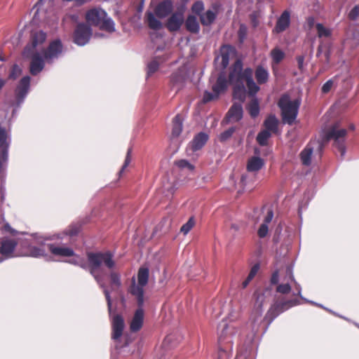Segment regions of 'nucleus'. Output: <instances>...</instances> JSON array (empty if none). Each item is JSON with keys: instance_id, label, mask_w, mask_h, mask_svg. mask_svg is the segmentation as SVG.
Masks as SVG:
<instances>
[{"instance_id": "nucleus-1", "label": "nucleus", "mask_w": 359, "mask_h": 359, "mask_svg": "<svg viewBox=\"0 0 359 359\" xmlns=\"http://www.w3.org/2000/svg\"><path fill=\"white\" fill-rule=\"evenodd\" d=\"M72 258L69 260V263L79 266L82 269H88L90 274L94 277L99 285L103 289L109 311L111 307V299L110 293L107 288L102 277V266H104L109 269H113L116 266V263L113 259V255L110 252H89L88 253V262L80 256L74 254Z\"/></svg>"}, {"instance_id": "nucleus-2", "label": "nucleus", "mask_w": 359, "mask_h": 359, "mask_svg": "<svg viewBox=\"0 0 359 359\" xmlns=\"http://www.w3.org/2000/svg\"><path fill=\"white\" fill-rule=\"evenodd\" d=\"M253 71L251 68L243 70L242 62L239 60L234 63L230 74L229 82L233 85V97L243 102L246 95L245 86L250 95L254 96L259 90V87L252 78Z\"/></svg>"}, {"instance_id": "nucleus-3", "label": "nucleus", "mask_w": 359, "mask_h": 359, "mask_svg": "<svg viewBox=\"0 0 359 359\" xmlns=\"http://www.w3.org/2000/svg\"><path fill=\"white\" fill-rule=\"evenodd\" d=\"M346 135V130L345 129L339 128L337 124L333 126L329 131L323 135L320 141L309 143L301 152L300 156L302 163L305 165H309L311 164V158L314 149V144H317L318 149L321 150L324 144L330 140H334V146L337 147L341 156H344L346 152L344 144Z\"/></svg>"}, {"instance_id": "nucleus-4", "label": "nucleus", "mask_w": 359, "mask_h": 359, "mask_svg": "<svg viewBox=\"0 0 359 359\" xmlns=\"http://www.w3.org/2000/svg\"><path fill=\"white\" fill-rule=\"evenodd\" d=\"M48 241V238L36 236L35 241L37 245H30L27 252L21 255L34 257H45L48 256V252H50L55 257H70L74 255V250L71 248L50 243Z\"/></svg>"}, {"instance_id": "nucleus-5", "label": "nucleus", "mask_w": 359, "mask_h": 359, "mask_svg": "<svg viewBox=\"0 0 359 359\" xmlns=\"http://www.w3.org/2000/svg\"><path fill=\"white\" fill-rule=\"evenodd\" d=\"M236 332V327L232 324H228L225 320H223L218 325L219 359L227 358L228 352L232 350L233 337Z\"/></svg>"}, {"instance_id": "nucleus-6", "label": "nucleus", "mask_w": 359, "mask_h": 359, "mask_svg": "<svg viewBox=\"0 0 359 359\" xmlns=\"http://www.w3.org/2000/svg\"><path fill=\"white\" fill-rule=\"evenodd\" d=\"M86 21L90 25L97 26L100 29L109 33L115 32V23L102 8H93L86 14Z\"/></svg>"}, {"instance_id": "nucleus-7", "label": "nucleus", "mask_w": 359, "mask_h": 359, "mask_svg": "<svg viewBox=\"0 0 359 359\" xmlns=\"http://www.w3.org/2000/svg\"><path fill=\"white\" fill-rule=\"evenodd\" d=\"M271 295V290L266 289L263 292L256 293V301L255 304L254 309L252 312L250 325L252 327L253 336L258 332L260 325L264 320L262 317V306L266 301H269Z\"/></svg>"}, {"instance_id": "nucleus-8", "label": "nucleus", "mask_w": 359, "mask_h": 359, "mask_svg": "<svg viewBox=\"0 0 359 359\" xmlns=\"http://www.w3.org/2000/svg\"><path fill=\"white\" fill-rule=\"evenodd\" d=\"M300 102L298 100H291L287 95H283L278 101L284 123L292 125L297 118Z\"/></svg>"}, {"instance_id": "nucleus-9", "label": "nucleus", "mask_w": 359, "mask_h": 359, "mask_svg": "<svg viewBox=\"0 0 359 359\" xmlns=\"http://www.w3.org/2000/svg\"><path fill=\"white\" fill-rule=\"evenodd\" d=\"M149 269L147 268L141 267L137 273V283L135 282V278L132 279V285L130 287V294L135 297L138 304L144 305L145 298L144 295V287L148 283Z\"/></svg>"}, {"instance_id": "nucleus-10", "label": "nucleus", "mask_w": 359, "mask_h": 359, "mask_svg": "<svg viewBox=\"0 0 359 359\" xmlns=\"http://www.w3.org/2000/svg\"><path fill=\"white\" fill-rule=\"evenodd\" d=\"M339 83L344 89H350L353 86L352 77L348 71L325 82L322 87V92L329 93L334 85H338Z\"/></svg>"}, {"instance_id": "nucleus-11", "label": "nucleus", "mask_w": 359, "mask_h": 359, "mask_svg": "<svg viewBox=\"0 0 359 359\" xmlns=\"http://www.w3.org/2000/svg\"><path fill=\"white\" fill-rule=\"evenodd\" d=\"M31 78L29 76L22 77L18 82L14 92L13 105L18 108L24 102L30 88Z\"/></svg>"}, {"instance_id": "nucleus-12", "label": "nucleus", "mask_w": 359, "mask_h": 359, "mask_svg": "<svg viewBox=\"0 0 359 359\" xmlns=\"http://www.w3.org/2000/svg\"><path fill=\"white\" fill-rule=\"evenodd\" d=\"M91 36V28L84 23H80L74 30L73 41L79 46H83L89 42Z\"/></svg>"}, {"instance_id": "nucleus-13", "label": "nucleus", "mask_w": 359, "mask_h": 359, "mask_svg": "<svg viewBox=\"0 0 359 359\" xmlns=\"http://www.w3.org/2000/svg\"><path fill=\"white\" fill-rule=\"evenodd\" d=\"M227 87V81L225 74L221 73L217 79L216 83L212 85L213 93L206 91L204 93L203 101L204 102H210L217 98L218 95L225 90Z\"/></svg>"}, {"instance_id": "nucleus-14", "label": "nucleus", "mask_w": 359, "mask_h": 359, "mask_svg": "<svg viewBox=\"0 0 359 359\" xmlns=\"http://www.w3.org/2000/svg\"><path fill=\"white\" fill-rule=\"evenodd\" d=\"M63 51V46L60 40L53 41L46 50L43 51L44 59L48 63H52L55 60L59 58Z\"/></svg>"}, {"instance_id": "nucleus-15", "label": "nucleus", "mask_w": 359, "mask_h": 359, "mask_svg": "<svg viewBox=\"0 0 359 359\" xmlns=\"http://www.w3.org/2000/svg\"><path fill=\"white\" fill-rule=\"evenodd\" d=\"M25 57H32L30 62L29 71L30 73L36 76L39 74L44 68L45 59L43 58L39 52L29 51V55H24Z\"/></svg>"}, {"instance_id": "nucleus-16", "label": "nucleus", "mask_w": 359, "mask_h": 359, "mask_svg": "<svg viewBox=\"0 0 359 359\" xmlns=\"http://www.w3.org/2000/svg\"><path fill=\"white\" fill-rule=\"evenodd\" d=\"M17 242L14 239H4L0 247V253L4 257L0 258V263L4 259L19 256L15 252Z\"/></svg>"}, {"instance_id": "nucleus-17", "label": "nucleus", "mask_w": 359, "mask_h": 359, "mask_svg": "<svg viewBox=\"0 0 359 359\" xmlns=\"http://www.w3.org/2000/svg\"><path fill=\"white\" fill-rule=\"evenodd\" d=\"M46 34L42 31L36 32L32 36V43L27 45L23 52V55H29V51L39 52V46H41L46 40Z\"/></svg>"}, {"instance_id": "nucleus-18", "label": "nucleus", "mask_w": 359, "mask_h": 359, "mask_svg": "<svg viewBox=\"0 0 359 359\" xmlns=\"http://www.w3.org/2000/svg\"><path fill=\"white\" fill-rule=\"evenodd\" d=\"M290 24V13L285 11L278 18L273 32L280 33L286 30Z\"/></svg>"}, {"instance_id": "nucleus-19", "label": "nucleus", "mask_w": 359, "mask_h": 359, "mask_svg": "<svg viewBox=\"0 0 359 359\" xmlns=\"http://www.w3.org/2000/svg\"><path fill=\"white\" fill-rule=\"evenodd\" d=\"M125 324L123 318L116 315L113 318L112 320V339L114 340H118L122 335L123 330L124 328Z\"/></svg>"}, {"instance_id": "nucleus-20", "label": "nucleus", "mask_w": 359, "mask_h": 359, "mask_svg": "<svg viewBox=\"0 0 359 359\" xmlns=\"http://www.w3.org/2000/svg\"><path fill=\"white\" fill-rule=\"evenodd\" d=\"M138 309L136 310L130 323V330L133 332L138 331L142 326L144 320L143 305L137 304Z\"/></svg>"}, {"instance_id": "nucleus-21", "label": "nucleus", "mask_w": 359, "mask_h": 359, "mask_svg": "<svg viewBox=\"0 0 359 359\" xmlns=\"http://www.w3.org/2000/svg\"><path fill=\"white\" fill-rule=\"evenodd\" d=\"M184 22L183 14L180 12L173 13L168 20L167 27L171 32L178 30Z\"/></svg>"}, {"instance_id": "nucleus-22", "label": "nucleus", "mask_w": 359, "mask_h": 359, "mask_svg": "<svg viewBox=\"0 0 359 359\" xmlns=\"http://www.w3.org/2000/svg\"><path fill=\"white\" fill-rule=\"evenodd\" d=\"M172 3L170 0H165L159 3L155 8V14L160 18L167 17L172 11Z\"/></svg>"}, {"instance_id": "nucleus-23", "label": "nucleus", "mask_w": 359, "mask_h": 359, "mask_svg": "<svg viewBox=\"0 0 359 359\" xmlns=\"http://www.w3.org/2000/svg\"><path fill=\"white\" fill-rule=\"evenodd\" d=\"M299 304V302L296 299H292L287 302H283L280 305V310L278 313H275L276 306H272L266 313V318H270L269 323L273 320V318L278 315L279 313L283 312L285 310L288 309L290 307H292Z\"/></svg>"}, {"instance_id": "nucleus-24", "label": "nucleus", "mask_w": 359, "mask_h": 359, "mask_svg": "<svg viewBox=\"0 0 359 359\" xmlns=\"http://www.w3.org/2000/svg\"><path fill=\"white\" fill-rule=\"evenodd\" d=\"M243 117V107L241 104H233L229 110L226 118L230 122H237Z\"/></svg>"}, {"instance_id": "nucleus-25", "label": "nucleus", "mask_w": 359, "mask_h": 359, "mask_svg": "<svg viewBox=\"0 0 359 359\" xmlns=\"http://www.w3.org/2000/svg\"><path fill=\"white\" fill-rule=\"evenodd\" d=\"M234 54L233 48L230 46H224L220 50V55L217 57V60H220L222 68L225 69L229 63V58Z\"/></svg>"}, {"instance_id": "nucleus-26", "label": "nucleus", "mask_w": 359, "mask_h": 359, "mask_svg": "<svg viewBox=\"0 0 359 359\" xmlns=\"http://www.w3.org/2000/svg\"><path fill=\"white\" fill-rule=\"evenodd\" d=\"M208 140V136L204 133H200L195 136L192 142L189 144V148L193 151L201 149Z\"/></svg>"}, {"instance_id": "nucleus-27", "label": "nucleus", "mask_w": 359, "mask_h": 359, "mask_svg": "<svg viewBox=\"0 0 359 359\" xmlns=\"http://www.w3.org/2000/svg\"><path fill=\"white\" fill-rule=\"evenodd\" d=\"M255 76L257 83L262 85L268 81L269 73L267 69L259 65L255 69Z\"/></svg>"}, {"instance_id": "nucleus-28", "label": "nucleus", "mask_w": 359, "mask_h": 359, "mask_svg": "<svg viewBox=\"0 0 359 359\" xmlns=\"http://www.w3.org/2000/svg\"><path fill=\"white\" fill-rule=\"evenodd\" d=\"M264 164V160L258 156H252L248 160L247 169L249 172H257L260 170Z\"/></svg>"}, {"instance_id": "nucleus-29", "label": "nucleus", "mask_w": 359, "mask_h": 359, "mask_svg": "<svg viewBox=\"0 0 359 359\" xmlns=\"http://www.w3.org/2000/svg\"><path fill=\"white\" fill-rule=\"evenodd\" d=\"M273 217L272 210H269L267 215L264 218V223L260 226L258 230V235L260 238L265 237L268 233V224L270 223Z\"/></svg>"}, {"instance_id": "nucleus-30", "label": "nucleus", "mask_w": 359, "mask_h": 359, "mask_svg": "<svg viewBox=\"0 0 359 359\" xmlns=\"http://www.w3.org/2000/svg\"><path fill=\"white\" fill-rule=\"evenodd\" d=\"M278 121L274 115L269 116L265 120L264 125L265 130L271 133H275L278 130Z\"/></svg>"}, {"instance_id": "nucleus-31", "label": "nucleus", "mask_w": 359, "mask_h": 359, "mask_svg": "<svg viewBox=\"0 0 359 359\" xmlns=\"http://www.w3.org/2000/svg\"><path fill=\"white\" fill-rule=\"evenodd\" d=\"M182 131V118L180 114H177L172 121V135L177 137Z\"/></svg>"}, {"instance_id": "nucleus-32", "label": "nucleus", "mask_w": 359, "mask_h": 359, "mask_svg": "<svg viewBox=\"0 0 359 359\" xmlns=\"http://www.w3.org/2000/svg\"><path fill=\"white\" fill-rule=\"evenodd\" d=\"M10 142V134L5 128L0 127V148L8 149Z\"/></svg>"}, {"instance_id": "nucleus-33", "label": "nucleus", "mask_w": 359, "mask_h": 359, "mask_svg": "<svg viewBox=\"0 0 359 359\" xmlns=\"http://www.w3.org/2000/svg\"><path fill=\"white\" fill-rule=\"evenodd\" d=\"M111 290H116L121 286V275L116 271H111L109 274Z\"/></svg>"}, {"instance_id": "nucleus-34", "label": "nucleus", "mask_w": 359, "mask_h": 359, "mask_svg": "<svg viewBox=\"0 0 359 359\" xmlns=\"http://www.w3.org/2000/svg\"><path fill=\"white\" fill-rule=\"evenodd\" d=\"M186 27L187 29L191 32L196 33L199 29V25L197 19L194 16H189L186 21Z\"/></svg>"}, {"instance_id": "nucleus-35", "label": "nucleus", "mask_w": 359, "mask_h": 359, "mask_svg": "<svg viewBox=\"0 0 359 359\" xmlns=\"http://www.w3.org/2000/svg\"><path fill=\"white\" fill-rule=\"evenodd\" d=\"M248 111L252 117H256L259 113V102L256 97H253L248 107Z\"/></svg>"}, {"instance_id": "nucleus-36", "label": "nucleus", "mask_w": 359, "mask_h": 359, "mask_svg": "<svg viewBox=\"0 0 359 359\" xmlns=\"http://www.w3.org/2000/svg\"><path fill=\"white\" fill-rule=\"evenodd\" d=\"M8 158V149L1 148L0 149V174L5 170Z\"/></svg>"}, {"instance_id": "nucleus-37", "label": "nucleus", "mask_w": 359, "mask_h": 359, "mask_svg": "<svg viewBox=\"0 0 359 359\" xmlns=\"http://www.w3.org/2000/svg\"><path fill=\"white\" fill-rule=\"evenodd\" d=\"M215 13L209 10L201 15V23L204 25H210L215 19Z\"/></svg>"}, {"instance_id": "nucleus-38", "label": "nucleus", "mask_w": 359, "mask_h": 359, "mask_svg": "<svg viewBox=\"0 0 359 359\" xmlns=\"http://www.w3.org/2000/svg\"><path fill=\"white\" fill-rule=\"evenodd\" d=\"M175 165L180 168L183 171H188L189 172H193L194 170V165L190 163L188 161L182 159L175 161Z\"/></svg>"}, {"instance_id": "nucleus-39", "label": "nucleus", "mask_w": 359, "mask_h": 359, "mask_svg": "<svg viewBox=\"0 0 359 359\" xmlns=\"http://www.w3.org/2000/svg\"><path fill=\"white\" fill-rule=\"evenodd\" d=\"M147 22L149 27L151 29H158L162 27V23L150 12L147 13Z\"/></svg>"}, {"instance_id": "nucleus-40", "label": "nucleus", "mask_w": 359, "mask_h": 359, "mask_svg": "<svg viewBox=\"0 0 359 359\" xmlns=\"http://www.w3.org/2000/svg\"><path fill=\"white\" fill-rule=\"evenodd\" d=\"M159 60L160 57L158 56L156 57L154 60H152L147 65V76H150L154 73H155L159 66Z\"/></svg>"}, {"instance_id": "nucleus-41", "label": "nucleus", "mask_w": 359, "mask_h": 359, "mask_svg": "<svg viewBox=\"0 0 359 359\" xmlns=\"http://www.w3.org/2000/svg\"><path fill=\"white\" fill-rule=\"evenodd\" d=\"M271 57L273 62L278 64L284 58L285 53L279 48H275L271 51Z\"/></svg>"}, {"instance_id": "nucleus-42", "label": "nucleus", "mask_w": 359, "mask_h": 359, "mask_svg": "<svg viewBox=\"0 0 359 359\" xmlns=\"http://www.w3.org/2000/svg\"><path fill=\"white\" fill-rule=\"evenodd\" d=\"M271 133H269L268 130H262L257 137V141L258 143L264 146L267 144V141L269 138L271 137Z\"/></svg>"}, {"instance_id": "nucleus-43", "label": "nucleus", "mask_w": 359, "mask_h": 359, "mask_svg": "<svg viewBox=\"0 0 359 359\" xmlns=\"http://www.w3.org/2000/svg\"><path fill=\"white\" fill-rule=\"evenodd\" d=\"M195 224V221L193 217H190L189 219L182 226L180 229V232L184 235H187L190 230L194 227Z\"/></svg>"}, {"instance_id": "nucleus-44", "label": "nucleus", "mask_w": 359, "mask_h": 359, "mask_svg": "<svg viewBox=\"0 0 359 359\" xmlns=\"http://www.w3.org/2000/svg\"><path fill=\"white\" fill-rule=\"evenodd\" d=\"M235 128L232 127L229 128L228 130L224 131L222 133L219 137L218 139L221 142H224L230 139V137L232 136L233 133L235 132Z\"/></svg>"}, {"instance_id": "nucleus-45", "label": "nucleus", "mask_w": 359, "mask_h": 359, "mask_svg": "<svg viewBox=\"0 0 359 359\" xmlns=\"http://www.w3.org/2000/svg\"><path fill=\"white\" fill-rule=\"evenodd\" d=\"M316 30L319 37H327L330 35V30L325 27L322 24L316 25Z\"/></svg>"}, {"instance_id": "nucleus-46", "label": "nucleus", "mask_w": 359, "mask_h": 359, "mask_svg": "<svg viewBox=\"0 0 359 359\" xmlns=\"http://www.w3.org/2000/svg\"><path fill=\"white\" fill-rule=\"evenodd\" d=\"M0 231L2 235H6L7 233L13 234L15 230L13 229L8 224L1 222L0 223Z\"/></svg>"}, {"instance_id": "nucleus-47", "label": "nucleus", "mask_w": 359, "mask_h": 359, "mask_svg": "<svg viewBox=\"0 0 359 359\" xmlns=\"http://www.w3.org/2000/svg\"><path fill=\"white\" fill-rule=\"evenodd\" d=\"M131 151H132L131 149H128L126 159L124 161V163H123L121 170L118 172L119 176H121L122 175V173L123 172L125 169L129 165V164L131 162Z\"/></svg>"}, {"instance_id": "nucleus-48", "label": "nucleus", "mask_w": 359, "mask_h": 359, "mask_svg": "<svg viewBox=\"0 0 359 359\" xmlns=\"http://www.w3.org/2000/svg\"><path fill=\"white\" fill-rule=\"evenodd\" d=\"M291 285L289 283H283L278 285L276 291L281 294H287L291 290Z\"/></svg>"}, {"instance_id": "nucleus-49", "label": "nucleus", "mask_w": 359, "mask_h": 359, "mask_svg": "<svg viewBox=\"0 0 359 359\" xmlns=\"http://www.w3.org/2000/svg\"><path fill=\"white\" fill-rule=\"evenodd\" d=\"M287 273H288V275H289V278H290V280L291 283H294V285L296 286V290H297V295H299V296H300V297H302V296H301V290H302V289H301V287H300V285H299L296 282V280H295V279H294V276H293L292 269H291L290 268H287Z\"/></svg>"}, {"instance_id": "nucleus-50", "label": "nucleus", "mask_w": 359, "mask_h": 359, "mask_svg": "<svg viewBox=\"0 0 359 359\" xmlns=\"http://www.w3.org/2000/svg\"><path fill=\"white\" fill-rule=\"evenodd\" d=\"M22 74L21 68L18 65H14L11 69V72L9 74V78L15 79Z\"/></svg>"}, {"instance_id": "nucleus-51", "label": "nucleus", "mask_w": 359, "mask_h": 359, "mask_svg": "<svg viewBox=\"0 0 359 359\" xmlns=\"http://www.w3.org/2000/svg\"><path fill=\"white\" fill-rule=\"evenodd\" d=\"M204 6L202 1H196L192 6V11L196 14H200V13L203 10Z\"/></svg>"}, {"instance_id": "nucleus-52", "label": "nucleus", "mask_w": 359, "mask_h": 359, "mask_svg": "<svg viewBox=\"0 0 359 359\" xmlns=\"http://www.w3.org/2000/svg\"><path fill=\"white\" fill-rule=\"evenodd\" d=\"M247 35V27L244 25H241L238 30V36L242 42Z\"/></svg>"}, {"instance_id": "nucleus-53", "label": "nucleus", "mask_w": 359, "mask_h": 359, "mask_svg": "<svg viewBox=\"0 0 359 359\" xmlns=\"http://www.w3.org/2000/svg\"><path fill=\"white\" fill-rule=\"evenodd\" d=\"M259 269V266L258 264L254 265L251 268L250 271L247 278H248L249 280H252L254 278V277L256 276V274L257 273Z\"/></svg>"}, {"instance_id": "nucleus-54", "label": "nucleus", "mask_w": 359, "mask_h": 359, "mask_svg": "<svg viewBox=\"0 0 359 359\" xmlns=\"http://www.w3.org/2000/svg\"><path fill=\"white\" fill-rule=\"evenodd\" d=\"M359 16V5L355 6L349 13V18L352 20L356 19Z\"/></svg>"}, {"instance_id": "nucleus-55", "label": "nucleus", "mask_w": 359, "mask_h": 359, "mask_svg": "<svg viewBox=\"0 0 359 359\" xmlns=\"http://www.w3.org/2000/svg\"><path fill=\"white\" fill-rule=\"evenodd\" d=\"M78 233V229L74 226H71L67 231L65 232V235L73 236Z\"/></svg>"}, {"instance_id": "nucleus-56", "label": "nucleus", "mask_w": 359, "mask_h": 359, "mask_svg": "<svg viewBox=\"0 0 359 359\" xmlns=\"http://www.w3.org/2000/svg\"><path fill=\"white\" fill-rule=\"evenodd\" d=\"M279 280V274L278 271H276L273 273L271 278V283L272 284H277L278 283Z\"/></svg>"}, {"instance_id": "nucleus-57", "label": "nucleus", "mask_w": 359, "mask_h": 359, "mask_svg": "<svg viewBox=\"0 0 359 359\" xmlns=\"http://www.w3.org/2000/svg\"><path fill=\"white\" fill-rule=\"evenodd\" d=\"M298 67L299 69H303L304 68V57L303 55L298 56L297 58Z\"/></svg>"}, {"instance_id": "nucleus-58", "label": "nucleus", "mask_w": 359, "mask_h": 359, "mask_svg": "<svg viewBox=\"0 0 359 359\" xmlns=\"http://www.w3.org/2000/svg\"><path fill=\"white\" fill-rule=\"evenodd\" d=\"M173 338L174 337L172 335H168L163 341V345L168 346V344L172 341Z\"/></svg>"}, {"instance_id": "nucleus-59", "label": "nucleus", "mask_w": 359, "mask_h": 359, "mask_svg": "<svg viewBox=\"0 0 359 359\" xmlns=\"http://www.w3.org/2000/svg\"><path fill=\"white\" fill-rule=\"evenodd\" d=\"M250 281H251V280H249L248 278H247L246 280H245L242 283L243 287V288L246 287Z\"/></svg>"}, {"instance_id": "nucleus-60", "label": "nucleus", "mask_w": 359, "mask_h": 359, "mask_svg": "<svg viewBox=\"0 0 359 359\" xmlns=\"http://www.w3.org/2000/svg\"><path fill=\"white\" fill-rule=\"evenodd\" d=\"M6 81L5 80L0 79V90L3 88V86L5 85Z\"/></svg>"}, {"instance_id": "nucleus-61", "label": "nucleus", "mask_w": 359, "mask_h": 359, "mask_svg": "<svg viewBox=\"0 0 359 359\" xmlns=\"http://www.w3.org/2000/svg\"><path fill=\"white\" fill-rule=\"evenodd\" d=\"M309 303H311V304H314V305H316V306H320V307H321V308H323V309H324V306H323V305L319 304H317V303H315V302H312V301H309Z\"/></svg>"}, {"instance_id": "nucleus-62", "label": "nucleus", "mask_w": 359, "mask_h": 359, "mask_svg": "<svg viewBox=\"0 0 359 359\" xmlns=\"http://www.w3.org/2000/svg\"><path fill=\"white\" fill-rule=\"evenodd\" d=\"M324 309H326V310H327V311H330V313H334V315H336V313H334V312H333V311H332L331 310H329V309H326V308H325V307H324Z\"/></svg>"}, {"instance_id": "nucleus-63", "label": "nucleus", "mask_w": 359, "mask_h": 359, "mask_svg": "<svg viewBox=\"0 0 359 359\" xmlns=\"http://www.w3.org/2000/svg\"><path fill=\"white\" fill-rule=\"evenodd\" d=\"M214 79H215L213 78V76H211L210 79V82H213Z\"/></svg>"}, {"instance_id": "nucleus-64", "label": "nucleus", "mask_w": 359, "mask_h": 359, "mask_svg": "<svg viewBox=\"0 0 359 359\" xmlns=\"http://www.w3.org/2000/svg\"><path fill=\"white\" fill-rule=\"evenodd\" d=\"M241 181L243 182L245 181V177L243 176L242 178H241Z\"/></svg>"}]
</instances>
